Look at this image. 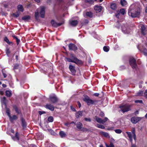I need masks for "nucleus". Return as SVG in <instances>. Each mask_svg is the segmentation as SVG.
I'll list each match as a JSON object with an SVG mask.
<instances>
[{
	"instance_id": "1",
	"label": "nucleus",
	"mask_w": 147,
	"mask_h": 147,
	"mask_svg": "<svg viewBox=\"0 0 147 147\" xmlns=\"http://www.w3.org/2000/svg\"><path fill=\"white\" fill-rule=\"evenodd\" d=\"M70 57L71 58L67 57L65 58L66 59L67 61L74 63L77 64H81L82 63V61L78 59L74 54L72 53H70Z\"/></svg>"
},
{
	"instance_id": "2",
	"label": "nucleus",
	"mask_w": 147,
	"mask_h": 147,
	"mask_svg": "<svg viewBox=\"0 0 147 147\" xmlns=\"http://www.w3.org/2000/svg\"><path fill=\"white\" fill-rule=\"evenodd\" d=\"M140 14V9L139 7L134 10H129L128 14L132 18L138 17Z\"/></svg>"
},
{
	"instance_id": "3",
	"label": "nucleus",
	"mask_w": 147,
	"mask_h": 147,
	"mask_svg": "<svg viewBox=\"0 0 147 147\" xmlns=\"http://www.w3.org/2000/svg\"><path fill=\"white\" fill-rule=\"evenodd\" d=\"M126 133L127 134L131 142H132L133 140V137L134 139L135 140L136 139V135L135 134V130L133 129L131 131V132L127 131Z\"/></svg>"
},
{
	"instance_id": "4",
	"label": "nucleus",
	"mask_w": 147,
	"mask_h": 147,
	"mask_svg": "<svg viewBox=\"0 0 147 147\" xmlns=\"http://www.w3.org/2000/svg\"><path fill=\"white\" fill-rule=\"evenodd\" d=\"M131 105L128 104H125L123 105L120 106L119 107L121 109V111L123 113L128 111L130 110Z\"/></svg>"
},
{
	"instance_id": "5",
	"label": "nucleus",
	"mask_w": 147,
	"mask_h": 147,
	"mask_svg": "<svg viewBox=\"0 0 147 147\" xmlns=\"http://www.w3.org/2000/svg\"><path fill=\"white\" fill-rule=\"evenodd\" d=\"M84 101L88 105H90L94 104L95 102V100H93L90 99L88 96H86L83 99Z\"/></svg>"
},
{
	"instance_id": "6",
	"label": "nucleus",
	"mask_w": 147,
	"mask_h": 147,
	"mask_svg": "<svg viewBox=\"0 0 147 147\" xmlns=\"http://www.w3.org/2000/svg\"><path fill=\"white\" fill-rule=\"evenodd\" d=\"M129 62L133 69H136L137 65L136 63V60L134 58H130L129 60Z\"/></svg>"
},
{
	"instance_id": "7",
	"label": "nucleus",
	"mask_w": 147,
	"mask_h": 147,
	"mask_svg": "<svg viewBox=\"0 0 147 147\" xmlns=\"http://www.w3.org/2000/svg\"><path fill=\"white\" fill-rule=\"evenodd\" d=\"M121 30L124 34H129L130 31V30L127 25H123L121 27Z\"/></svg>"
},
{
	"instance_id": "8",
	"label": "nucleus",
	"mask_w": 147,
	"mask_h": 147,
	"mask_svg": "<svg viewBox=\"0 0 147 147\" xmlns=\"http://www.w3.org/2000/svg\"><path fill=\"white\" fill-rule=\"evenodd\" d=\"M141 31L142 35L144 36L147 35V26L142 25L141 26Z\"/></svg>"
},
{
	"instance_id": "9",
	"label": "nucleus",
	"mask_w": 147,
	"mask_h": 147,
	"mask_svg": "<svg viewBox=\"0 0 147 147\" xmlns=\"http://www.w3.org/2000/svg\"><path fill=\"white\" fill-rule=\"evenodd\" d=\"M95 120L98 123H101L102 124L104 123L106 121L108 120V119L106 117L103 120L102 119H101L99 118L97 116H95Z\"/></svg>"
},
{
	"instance_id": "10",
	"label": "nucleus",
	"mask_w": 147,
	"mask_h": 147,
	"mask_svg": "<svg viewBox=\"0 0 147 147\" xmlns=\"http://www.w3.org/2000/svg\"><path fill=\"white\" fill-rule=\"evenodd\" d=\"M69 49L70 50H72L74 51H75L77 50V47L74 44L70 43L68 45Z\"/></svg>"
},
{
	"instance_id": "11",
	"label": "nucleus",
	"mask_w": 147,
	"mask_h": 147,
	"mask_svg": "<svg viewBox=\"0 0 147 147\" xmlns=\"http://www.w3.org/2000/svg\"><path fill=\"white\" fill-rule=\"evenodd\" d=\"M141 119L140 117H133L131 119V121L133 123H136Z\"/></svg>"
},
{
	"instance_id": "12",
	"label": "nucleus",
	"mask_w": 147,
	"mask_h": 147,
	"mask_svg": "<svg viewBox=\"0 0 147 147\" xmlns=\"http://www.w3.org/2000/svg\"><path fill=\"white\" fill-rule=\"evenodd\" d=\"M45 8L44 7H41L40 14V16L42 18H44L45 17Z\"/></svg>"
},
{
	"instance_id": "13",
	"label": "nucleus",
	"mask_w": 147,
	"mask_h": 147,
	"mask_svg": "<svg viewBox=\"0 0 147 147\" xmlns=\"http://www.w3.org/2000/svg\"><path fill=\"white\" fill-rule=\"evenodd\" d=\"M51 23L53 26L55 27L59 26L62 24V23H57L53 20L51 21Z\"/></svg>"
},
{
	"instance_id": "14",
	"label": "nucleus",
	"mask_w": 147,
	"mask_h": 147,
	"mask_svg": "<svg viewBox=\"0 0 147 147\" xmlns=\"http://www.w3.org/2000/svg\"><path fill=\"white\" fill-rule=\"evenodd\" d=\"M69 67L72 74L73 75H74L75 74L76 71L75 69L74 66L71 65H70L69 66Z\"/></svg>"
},
{
	"instance_id": "15",
	"label": "nucleus",
	"mask_w": 147,
	"mask_h": 147,
	"mask_svg": "<svg viewBox=\"0 0 147 147\" xmlns=\"http://www.w3.org/2000/svg\"><path fill=\"white\" fill-rule=\"evenodd\" d=\"M46 108L48 109L51 111H53L54 109V107L51 104H47L45 106Z\"/></svg>"
},
{
	"instance_id": "16",
	"label": "nucleus",
	"mask_w": 147,
	"mask_h": 147,
	"mask_svg": "<svg viewBox=\"0 0 147 147\" xmlns=\"http://www.w3.org/2000/svg\"><path fill=\"white\" fill-rule=\"evenodd\" d=\"M69 22L70 24L73 26H76L78 23L76 20H71Z\"/></svg>"
},
{
	"instance_id": "17",
	"label": "nucleus",
	"mask_w": 147,
	"mask_h": 147,
	"mask_svg": "<svg viewBox=\"0 0 147 147\" xmlns=\"http://www.w3.org/2000/svg\"><path fill=\"white\" fill-rule=\"evenodd\" d=\"M100 135H102L107 138H110L109 134L107 132L101 131L99 132Z\"/></svg>"
},
{
	"instance_id": "18",
	"label": "nucleus",
	"mask_w": 147,
	"mask_h": 147,
	"mask_svg": "<svg viewBox=\"0 0 147 147\" xmlns=\"http://www.w3.org/2000/svg\"><path fill=\"white\" fill-rule=\"evenodd\" d=\"M75 125L76 126V127L77 128L80 129H82L83 126V125L80 122H78L75 124Z\"/></svg>"
},
{
	"instance_id": "19",
	"label": "nucleus",
	"mask_w": 147,
	"mask_h": 147,
	"mask_svg": "<svg viewBox=\"0 0 147 147\" xmlns=\"http://www.w3.org/2000/svg\"><path fill=\"white\" fill-rule=\"evenodd\" d=\"M1 101L2 103V106L3 105H5V107H6L7 106L6 104V98L5 97H3L2 99H1Z\"/></svg>"
},
{
	"instance_id": "20",
	"label": "nucleus",
	"mask_w": 147,
	"mask_h": 147,
	"mask_svg": "<svg viewBox=\"0 0 147 147\" xmlns=\"http://www.w3.org/2000/svg\"><path fill=\"white\" fill-rule=\"evenodd\" d=\"M50 99L53 103H55L57 102V98L54 96L50 97Z\"/></svg>"
},
{
	"instance_id": "21",
	"label": "nucleus",
	"mask_w": 147,
	"mask_h": 147,
	"mask_svg": "<svg viewBox=\"0 0 147 147\" xmlns=\"http://www.w3.org/2000/svg\"><path fill=\"white\" fill-rule=\"evenodd\" d=\"M82 111H79L76 114V116L77 118H78L82 116Z\"/></svg>"
},
{
	"instance_id": "22",
	"label": "nucleus",
	"mask_w": 147,
	"mask_h": 147,
	"mask_svg": "<svg viewBox=\"0 0 147 147\" xmlns=\"http://www.w3.org/2000/svg\"><path fill=\"white\" fill-rule=\"evenodd\" d=\"M18 136L19 134L18 133V132H16V133L15 136L12 137V139L13 140H19Z\"/></svg>"
},
{
	"instance_id": "23",
	"label": "nucleus",
	"mask_w": 147,
	"mask_h": 147,
	"mask_svg": "<svg viewBox=\"0 0 147 147\" xmlns=\"http://www.w3.org/2000/svg\"><path fill=\"white\" fill-rule=\"evenodd\" d=\"M59 134L61 138L65 137L66 136V134L63 131H61L59 132Z\"/></svg>"
},
{
	"instance_id": "24",
	"label": "nucleus",
	"mask_w": 147,
	"mask_h": 147,
	"mask_svg": "<svg viewBox=\"0 0 147 147\" xmlns=\"http://www.w3.org/2000/svg\"><path fill=\"white\" fill-rule=\"evenodd\" d=\"M94 9L98 12H100L102 9V7L100 6H96L95 7Z\"/></svg>"
},
{
	"instance_id": "25",
	"label": "nucleus",
	"mask_w": 147,
	"mask_h": 147,
	"mask_svg": "<svg viewBox=\"0 0 147 147\" xmlns=\"http://www.w3.org/2000/svg\"><path fill=\"white\" fill-rule=\"evenodd\" d=\"M6 95L8 97H9L11 95V91L10 90H7L5 92Z\"/></svg>"
},
{
	"instance_id": "26",
	"label": "nucleus",
	"mask_w": 147,
	"mask_h": 147,
	"mask_svg": "<svg viewBox=\"0 0 147 147\" xmlns=\"http://www.w3.org/2000/svg\"><path fill=\"white\" fill-rule=\"evenodd\" d=\"M30 17L29 16H26L22 18V19L25 21H27L30 19Z\"/></svg>"
},
{
	"instance_id": "27",
	"label": "nucleus",
	"mask_w": 147,
	"mask_h": 147,
	"mask_svg": "<svg viewBox=\"0 0 147 147\" xmlns=\"http://www.w3.org/2000/svg\"><path fill=\"white\" fill-rule=\"evenodd\" d=\"M111 8L113 10H115L117 8L116 4L114 3H111Z\"/></svg>"
},
{
	"instance_id": "28",
	"label": "nucleus",
	"mask_w": 147,
	"mask_h": 147,
	"mask_svg": "<svg viewBox=\"0 0 147 147\" xmlns=\"http://www.w3.org/2000/svg\"><path fill=\"white\" fill-rule=\"evenodd\" d=\"M119 126V125H117L116 127L113 126L112 127H109L107 128V129L109 130H114V129L115 128H118Z\"/></svg>"
},
{
	"instance_id": "29",
	"label": "nucleus",
	"mask_w": 147,
	"mask_h": 147,
	"mask_svg": "<svg viewBox=\"0 0 147 147\" xmlns=\"http://www.w3.org/2000/svg\"><path fill=\"white\" fill-rule=\"evenodd\" d=\"M22 126L23 128H26V123L23 119L22 120Z\"/></svg>"
},
{
	"instance_id": "30",
	"label": "nucleus",
	"mask_w": 147,
	"mask_h": 147,
	"mask_svg": "<svg viewBox=\"0 0 147 147\" xmlns=\"http://www.w3.org/2000/svg\"><path fill=\"white\" fill-rule=\"evenodd\" d=\"M9 117L11 121H12L16 119L17 118V117L16 115H14L12 117H11L10 116Z\"/></svg>"
},
{
	"instance_id": "31",
	"label": "nucleus",
	"mask_w": 147,
	"mask_h": 147,
	"mask_svg": "<svg viewBox=\"0 0 147 147\" xmlns=\"http://www.w3.org/2000/svg\"><path fill=\"white\" fill-rule=\"evenodd\" d=\"M94 0H85V2L88 3L89 4H92L93 3Z\"/></svg>"
},
{
	"instance_id": "32",
	"label": "nucleus",
	"mask_w": 147,
	"mask_h": 147,
	"mask_svg": "<svg viewBox=\"0 0 147 147\" xmlns=\"http://www.w3.org/2000/svg\"><path fill=\"white\" fill-rule=\"evenodd\" d=\"M120 3L121 5L123 6L126 5L127 3L126 1L125 0H121Z\"/></svg>"
},
{
	"instance_id": "33",
	"label": "nucleus",
	"mask_w": 147,
	"mask_h": 147,
	"mask_svg": "<svg viewBox=\"0 0 147 147\" xmlns=\"http://www.w3.org/2000/svg\"><path fill=\"white\" fill-rule=\"evenodd\" d=\"M86 15L90 18H92V13L91 12H87L86 13Z\"/></svg>"
},
{
	"instance_id": "34",
	"label": "nucleus",
	"mask_w": 147,
	"mask_h": 147,
	"mask_svg": "<svg viewBox=\"0 0 147 147\" xmlns=\"http://www.w3.org/2000/svg\"><path fill=\"white\" fill-rule=\"evenodd\" d=\"M18 10L20 11H23V6L21 5H19L18 7Z\"/></svg>"
},
{
	"instance_id": "35",
	"label": "nucleus",
	"mask_w": 147,
	"mask_h": 147,
	"mask_svg": "<svg viewBox=\"0 0 147 147\" xmlns=\"http://www.w3.org/2000/svg\"><path fill=\"white\" fill-rule=\"evenodd\" d=\"M6 109V113H7V115L9 117L10 116V111L8 108H7V106L5 107Z\"/></svg>"
},
{
	"instance_id": "36",
	"label": "nucleus",
	"mask_w": 147,
	"mask_h": 147,
	"mask_svg": "<svg viewBox=\"0 0 147 147\" xmlns=\"http://www.w3.org/2000/svg\"><path fill=\"white\" fill-rule=\"evenodd\" d=\"M104 51L106 52H108L109 50V47L108 46H104L103 48Z\"/></svg>"
},
{
	"instance_id": "37",
	"label": "nucleus",
	"mask_w": 147,
	"mask_h": 147,
	"mask_svg": "<svg viewBox=\"0 0 147 147\" xmlns=\"http://www.w3.org/2000/svg\"><path fill=\"white\" fill-rule=\"evenodd\" d=\"M37 136L38 137L39 136V137L38 138V139L42 140L43 139V136L41 133H39L38 134Z\"/></svg>"
},
{
	"instance_id": "38",
	"label": "nucleus",
	"mask_w": 147,
	"mask_h": 147,
	"mask_svg": "<svg viewBox=\"0 0 147 147\" xmlns=\"http://www.w3.org/2000/svg\"><path fill=\"white\" fill-rule=\"evenodd\" d=\"M114 130L115 133L118 134H120L122 132L121 129H115Z\"/></svg>"
},
{
	"instance_id": "39",
	"label": "nucleus",
	"mask_w": 147,
	"mask_h": 147,
	"mask_svg": "<svg viewBox=\"0 0 147 147\" xmlns=\"http://www.w3.org/2000/svg\"><path fill=\"white\" fill-rule=\"evenodd\" d=\"M96 126L97 127H98V128H101V129H104L105 128V127L104 125H100L98 124H97Z\"/></svg>"
},
{
	"instance_id": "40",
	"label": "nucleus",
	"mask_w": 147,
	"mask_h": 147,
	"mask_svg": "<svg viewBox=\"0 0 147 147\" xmlns=\"http://www.w3.org/2000/svg\"><path fill=\"white\" fill-rule=\"evenodd\" d=\"M120 13L124 15L125 13V11L124 9H121L120 10Z\"/></svg>"
},
{
	"instance_id": "41",
	"label": "nucleus",
	"mask_w": 147,
	"mask_h": 147,
	"mask_svg": "<svg viewBox=\"0 0 147 147\" xmlns=\"http://www.w3.org/2000/svg\"><path fill=\"white\" fill-rule=\"evenodd\" d=\"M143 91L142 90H140L139 92L137 93V96H141L143 95Z\"/></svg>"
},
{
	"instance_id": "42",
	"label": "nucleus",
	"mask_w": 147,
	"mask_h": 147,
	"mask_svg": "<svg viewBox=\"0 0 147 147\" xmlns=\"http://www.w3.org/2000/svg\"><path fill=\"white\" fill-rule=\"evenodd\" d=\"M6 53L8 57H9V54L10 53V52L9 50V49L8 48H6Z\"/></svg>"
},
{
	"instance_id": "43",
	"label": "nucleus",
	"mask_w": 147,
	"mask_h": 147,
	"mask_svg": "<svg viewBox=\"0 0 147 147\" xmlns=\"http://www.w3.org/2000/svg\"><path fill=\"white\" fill-rule=\"evenodd\" d=\"M38 10H36L35 14V16L36 19H37L38 17Z\"/></svg>"
},
{
	"instance_id": "44",
	"label": "nucleus",
	"mask_w": 147,
	"mask_h": 147,
	"mask_svg": "<svg viewBox=\"0 0 147 147\" xmlns=\"http://www.w3.org/2000/svg\"><path fill=\"white\" fill-rule=\"evenodd\" d=\"M13 108H14L15 111L17 113H18V114H19L20 113V112H19V110L18 109V108L16 107V106H14Z\"/></svg>"
},
{
	"instance_id": "45",
	"label": "nucleus",
	"mask_w": 147,
	"mask_h": 147,
	"mask_svg": "<svg viewBox=\"0 0 147 147\" xmlns=\"http://www.w3.org/2000/svg\"><path fill=\"white\" fill-rule=\"evenodd\" d=\"M48 121L49 122H52L53 121V119L52 117H49L48 119Z\"/></svg>"
},
{
	"instance_id": "46",
	"label": "nucleus",
	"mask_w": 147,
	"mask_h": 147,
	"mask_svg": "<svg viewBox=\"0 0 147 147\" xmlns=\"http://www.w3.org/2000/svg\"><path fill=\"white\" fill-rule=\"evenodd\" d=\"M106 147H115L113 144L112 143H111L109 145H107V144H105Z\"/></svg>"
},
{
	"instance_id": "47",
	"label": "nucleus",
	"mask_w": 147,
	"mask_h": 147,
	"mask_svg": "<svg viewBox=\"0 0 147 147\" xmlns=\"http://www.w3.org/2000/svg\"><path fill=\"white\" fill-rule=\"evenodd\" d=\"M142 51H143V52L145 55H147V49H144Z\"/></svg>"
},
{
	"instance_id": "48",
	"label": "nucleus",
	"mask_w": 147,
	"mask_h": 147,
	"mask_svg": "<svg viewBox=\"0 0 147 147\" xmlns=\"http://www.w3.org/2000/svg\"><path fill=\"white\" fill-rule=\"evenodd\" d=\"M74 0H69L68 2L69 5H71L73 4V2Z\"/></svg>"
},
{
	"instance_id": "49",
	"label": "nucleus",
	"mask_w": 147,
	"mask_h": 147,
	"mask_svg": "<svg viewBox=\"0 0 147 147\" xmlns=\"http://www.w3.org/2000/svg\"><path fill=\"white\" fill-rule=\"evenodd\" d=\"M88 20H84V22L82 23V24H88Z\"/></svg>"
},
{
	"instance_id": "50",
	"label": "nucleus",
	"mask_w": 147,
	"mask_h": 147,
	"mask_svg": "<svg viewBox=\"0 0 147 147\" xmlns=\"http://www.w3.org/2000/svg\"><path fill=\"white\" fill-rule=\"evenodd\" d=\"M18 67L19 65L18 64H16L14 65L13 67V69H18Z\"/></svg>"
},
{
	"instance_id": "51",
	"label": "nucleus",
	"mask_w": 147,
	"mask_h": 147,
	"mask_svg": "<svg viewBox=\"0 0 147 147\" xmlns=\"http://www.w3.org/2000/svg\"><path fill=\"white\" fill-rule=\"evenodd\" d=\"M135 102L136 103H143V101L142 100H136L135 101Z\"/></svg>"
},
{
	"instance_id": "52",
	"label": "nucleus",
	"mask_w": 147,
	"mask_h": 147,
	"mask_svg": "<svg viewBox=\"0 0 147 147\" xmlns=\"http://www.w3.org/2000/svg\"><path fill=\"white\" fill-rule=\"evenodd\" d=\"M4 40L7 43H9V41L7 37H5L4 38Z\"/></svg>"
},
{
	"instance_id": "53",
	"label": "nucleus",
	"mask_w": 147,
	"mask_h": 147,
	"mask_svg": "<svg viewBox=\"0 0 147 147\" xmlns=\"http://www.w3.org/2000/svg\"><path fill=\"white\" fill-rule=\"evenodd\" d=\"M38 113L40 115H41L45 113L46 112L44 111H39Z\"/></svg>"
},
{
	"instance_id": "54",
	"label": "nucleus",
	"mask_w": 147,
	"mask_h": 147,
	"mask_svg": "<svg viewBox=\"0 0 147 147\" xmlns=\"http://www.w3.org/2000/svg\"><path fill=\"white\" fill-rule=\"evenodd\" d=\"M49 131L50 133L52 135H54L55 134V133L54 132V131L51 129H50Z\"/></svg>"
},
{
	"instance_id": "55",
	"label": "nucleus",
	"mask_w": 147,
	"mask_h": 147,
	"mask_svg": "<svg viewBox=\"0 0 147 147\" xmlns=\"http://www.w3.org/2000/svg\"><path fill=\"white\" fill-rule=\"evenodd\" d=\"M85 120L86 121L90 122L91 121V119L90 118H85Z\"/></svg>"
},
{
	"instance_id": "56",
	"label": "nucleus",
	"mask_w": 147,
	"mask_h": 147,
	"mask_svg": "<svg viewBox=\"0 0 147 147\" xmlns=\"http://www.w3.org/2000/svg\"><path fill=\"white\" fill-rule=\"evenodd\" d=\"M81 130L83 131H88V129L86 128H82Z\"/></svg>"
},
{
	"instance_id": "57",
	"label": "nucleus",
	"mask_w": 147,
	"mask_h": 147,
	"mask_svg": "<svg viewBox=\"0 0 147 147\" xmlns=\"http://www.w3.org/2000/svg\"><path fill=\"white\" fill-rule=\"evenodd\" d=\"M13 15L14 16L16 17V18L18 17L19 16V14L18 13H13Z\"/></svg>"
},
{
	"instance_id": "58",
	"label": "nucleus",
	"mask_w": 147,
	"mask_h": 147,
	"mask_svg": "<svg viewBox=\"0 0 147 147\" xmlns=\"http://www.w3.org/2000/svg\"><path fill=\"white\" fill-rule=\"evenodd\" d=\"M144 96L146 98H147V90H146L144 92Z\"/></svg>"
},
{
	"instance_id": "59",
	"label": "nucleus",
	"mask_w": 147,
	"mask_h": 147,
	"mask_svg": "<svg viewBox=\"0 0 147 147\" xmlns=\"http://www.w3.org/2000/svg\"><path fill=\"white\" fill-rule=\"evenodd\" d=\"M79 108H80L81 107V104L79 101L77 102Z\"/></svg>"
},
{
	"instance_id": "60",
	"label": "nucleus",
	"mask_w": 147,
	"mask_h": 147,
	"mask_svg": "<svg viewBox=\"0 0 147 147\" xmlns=\"http://www.w3.org/2000/svg\"><path fill=\"white\" fill-rule=\"evenodd\" d=\"M16 41L17 45H18L20 41V40L18 38L17 40H16Z\"/></svg>"
},
{
	"instance_id": "61",
	"label": "nucleus",
	"mask_w": 147,
	"mask_h": 147,
	"mask_svg": "<svg viewBox=\"0 0 147 147\" xmlns=\"http://www.w3.org/2000/svg\"><path fill=\"white\" fill-rule=\"evenodd\" d=\"M104 113L102 112H101L100 113V115L101 116V117H103L104 116Z\"/></svg>"
},
{
	"instance_id": "62",
	"label": "nucleus",
	"mask_w": 147,
	"mask_h": 147,
	"mask_svg": "<svg viewBox=\"0 0 147 147\" xmlns=\"http://www.w3.org/2000/svg\"><path fill=\"white\" fill-rule=\"evenodd\" d=\"M3 91L2 90H0V94L3 95Z\"/></svg>"
},
{
	"instance_id": "63",
	"label": "nucleus",
	"mask_w": 147,
	"mask_h": 147,
	"mask_svg": "<svg viewBox=\"0 0 147 147\" xmlns=\"http://www.w3.org/2000/svg\"><path fill=\"white\" fill-rule=\"evenodd\" d=\"M99 95V93H95L94 94V95L95 96H98Z\"/></svg>"
},
{
	"instance_id": "64",
	"label": "nucleus",
	"mask_w": 147,
	"mask_h": 147,
	"mask_svg": "<svg viewBox=\"0 0 147 147\" xmlns=\"http://www.w3.org/2000/svg\"><path fill=\"white\" fill-rule=\"evenodd\" d=\"M30 147H36V145L33 144H31L30 146Z\"/></svg>"
}]
</instances>
